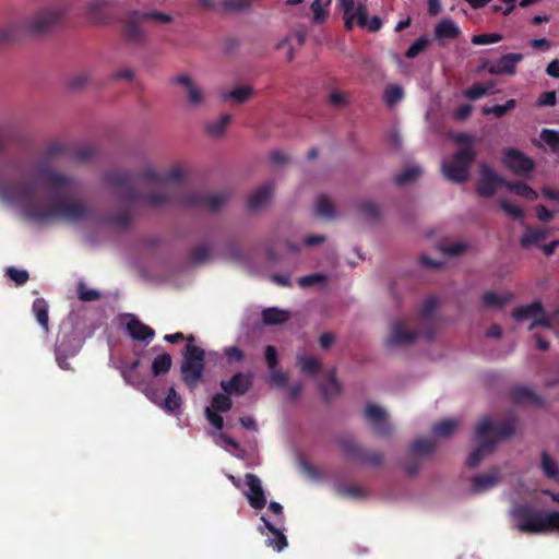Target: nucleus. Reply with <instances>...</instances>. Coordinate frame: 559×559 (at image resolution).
<instances>
[{"instance_id":"obj_1","label":"nucleus","mask_w":559,"mask_h":559,"mask_svg":"<svg viewBox=\"0 0 559 559\" xmlns=\"http://www.w3.org/2000/svg\"><path fill=\"white\" fill-rule=\"evenodd\" d=\"M182 178L183 171L178 166L163 174L148 167L140 175L114 170L109 171L106 176L108 182L123 190L124 197L128 200H143L146 205L152 207L180 204L216 212L223 207L229 199L227 191L206 193L188 190L181 182Z\"/></svg>"},{"instance_id":"obj_2","label":"nucleus","mask_w":559,"mask_h":559,"mask_svg":"<svg viewBox=\"0 0 559 559\" xmlns=\"http://www.w3.org/2000/svg\"><path fill=\"white\" fill-rule=\"evenodd\" d=\"M34 195L31 183L0 181V198L19 205L29 221L40 224L58 221L75 224L92 217L91 207L81 201L58 199L48 205H41L34 202Z\"/></svg>"},{"instance_id":"obj_3","label":"nucleus","mask_w":559,"mask_h":559,"mask_svg":"<svg viewBox=\"0 0 559 559\" xmlns=\"http://www.w3.org/2000/svg\"><path fill=\"white\" fill-rule=\"evenodd\" d=\"M516 528L527 534H545L559 532V512H543L535 510L528 503L516 504L512 509Z\"/></svg>"},{"instance_id":"obj_4","label":"nucleus","mask_w":559,"mask_h":559,"mask_svg":"<svg viewBox=\"0 0 559 559\" xmlns=\"http://www.w3.org/2000/svg\"><path fill=\"white\" fill-rule=\"evenodd\" d=\"M67 146L59 142L50 143L45 152V160L35 166L36 178L44 182L57 195L70 192L75 185V179L71 176L53 170L48 162L59 155L66 154Z\"/></svg>"},{"instance_id":"obj_5","label":"nucleus","mask_w":559,"mask_h":559,"mask_svg":"<svg viewBox=\"0 0 559 559\" xmlns=\"http://www.w3.org/2000/svg\"><path fill=\"white\" fill-rule=\"evenodd\" d=\"M182 356L181 379L190 390H194L204 373L205 352L201 347L189 343L185 346Z\"/></svg>"},{"instance_id":"obj_6","label":"nucleus","mask_w":559,"mask_h":559,"mask_svg":"<svg viewBox=\"0 0 559 559\" xmlns=\"http://www.w3.org/2000/svg\"><path fill=\"white\" fill-rule=\"evenodd\" d=\"M477 153L471 146H463L457 150L451 162L442 163L444 177L454 183H463L469 178V169L476 159Z\"/></svg>"},{"instance_id":"obj_7","label":"nucleus","mask_w":559,"mask_h":559,"mask_svg":"<svg viewBox=\"0 0 559 559\" xmlns=\"http://www.w3.org/2000/svg\"><path fill=\"white\" fill-rule=\"evenodd\" d=\"M68 9L56 4L36 12L27 22V28L33 34H44L61 25L66 20Z\"/></svg>"},{"instance_id":"obj_8","label":"nucleus","mask_w":559,"mask_h":559,"mask_svg":"<svg viewBox=\"0 0 559 559\" xmlns=\"http://www.w3.org/2000/svg\"><path fill=\"white\" fill-rule=\"evenodd\" d=\"M338 445L344 456L348 460L370 466H380L383 463V454L379 451L369 452L365 450L350 437H342Z\"/></svg>"},{"instance_id":"obj_9","label":"nucleus","mask_w":559,"mask_h":559,"mask_svg":"<svg viewBox=\"0 0 559 559\" xmlns=\"http://www.w3.org/2000/svg\"><path fill=\"white\" fill-rule=\"evenodd\" d=\"M502 162L512 173L525 178H528L536 167L533 158L514 147L504 152Z\"/></svg>"},{"instance_id":"obj_10","label":"nucleus","mask_w":559,"mask_h":559,"mask_svg":"<svg viewBox=\"0 0 559 559\" xmlns=\"http://www.w3.org/2000/svg\"><path fill=\"white\" fill-rule=\"evenodd\" d=\"M518 419L514 415L509 416L501 425L496 426L490 418H484L475 431L476 440H480L489 433L496 435L499 439L511 437L515 432Z\"/></svg>"},{"instance_id":"obj_11","label":"nucleus","mask_w":559,"mask_h":559,"mask_svg":"<svg viewBox=\"0 0 559 559\" xmlns=\"http://www.w3.org/2000/svg\"><path fill=\"white\" fill-rule=\"evenodd\" d=\"M480 177L476 185V191L481 198H491L499 186H504L506 180L496 174L487 164L479 165Z\"/></svg>"},{"instance_id":"obj_12","label":"nucleus","mask_w":559,"mask_h":559,"mask_svg":"<svg viewBox=\"0 0 559 559\" xmlns=\"http://www.w3.org/2000/svg\"><path fill=\"white\" fill-rule=\"evenodd\" d=\"M438 308V299L435 296H430L424 300L418 312V320L420 325L425 326L421 335L431 340L435 335L436 319L435 312Z\"/></svg>"},{"instance_id":"obj_13","label":"nucleus","mask_w":559,"mask_h":559,"mask_svg":"<svg viewBox=\"0 0 559 559\" xmlns=\"http://www.w3.org/2000/svg\"><path fill=\"white\" fill-rule=\"evenodd\" d=\"M365 417L377 435L382 437L391 435L392 427L383 408L374 404H368L366 406Z\"/></svg>"},{"instance_id":"obj_14","label":"nucleus","mask_w":559,"mask_h":559,"mask_svg":"<svg viewBox=\"0 0 559 559\" xmlns=\"http://www.w3.org/2000/svg\"><path fill=\"white\" fill-rule=\"evenodd\" d=\"M109 173H107L105 176H104V180L111 187L114 188L120 195L121 198L123 199V201H126L127 203V207H123L121 209L120 211H118L117 213L115 214H109V215H106L104 217V221L115 227H117L118 229H121V230H126L130 227L131 225V222H132V214L130 212V206L136 202L138 200H134V201H130L128 200L126 197H124V192L123 190L119 189V188H116L114 187L110 182H108L106 180V176L108 175Z\"/></svg>"},{"instance_id":"obj_15","label":"nucleus","mask_w":559,"mask_h":559,"mask_svg":"<svg viewBox=\"0 0 559 559\" xmlns=\"http://www.w3.org/2000/svg\"><path fill=\"white\" fill-rule=\"evenodd\" d=\"M245 479L249 489L246 492L249 504L255 510L263 509L266 506V498L260 478L254 474L248 473Z\"/></svg>"},{"instance_id":"obj_16","label":"nucleus","mask_w":559,"mask_h":559,"mask_svg":"<svg viewBox=\"0 0 559 559\" xmlns=\"http://www.w3.org/2000/svg\"><path fill=\"white\" fill-rule=\"evenodd\" d=\"M219 385L227 394L245 395L252 385V379L250 374L236 372L229 380H222Z\"/></svg>"},{"instance_id":"obj_17","label":"nucleus","mask_w":559,"mask_h":559,"mask_svg":"<svg viewBox=\"0 0 559 559\" xmlns=\"http://www.w3.org/2000/svg\"><path fill=\"white\" fill-rule=\"evenodd\" d=\"M523 60L522 53L511 52L501 56L493 64L488 68L490 74H509L515 73L516 64Z\"/></svg>"},{"instance_id":"obj_18","label":"nucleus","mask_w":559,"mask_h":559,"mask_svg":"<svg viewBox=\"0 0 559 559\" xmlns=\"http://www.w3.org/2000/svg\"><path fill=\"white\" fill-rule=\"evenodd\" d=\"M418 337V333L406 329L405 322L396 320L391 328V334L388 340L389 346H399L413 343Z\"/></svg>"},{"instance_id":"obj_19","label":"nucleus","mask_w":559,"mask_h":559,"mask_svg":"<svg viewBox=\"0 0 559 559\" xmlns=\"http://www.w3.org/2000/svg\"><path fill=\"white\" fill-rule=\"evenodd\" d=\"M144 20L140 11H131L124 23V36L129 41L142 43L145 39V31L140 26V21Z\"/></svg>"},{"instance_id":"obj_20","label":"nucleus","mask_w":559,"mask_h":559,"mask_svg":"<svg viewBox=\"0 0 559 559\" xmlns=\"http://www.w3.org/2000/svg\"><path fill=\"white\" fill-rule=\"evenodd\" d=\"M477 441L479 442V445L468 455L466 460V465L469 468L477 467L486 455L495 451L497 445V441L492 438L484 437Z\"/></svg>"},{"instance_id":"obj_21","label":"nucleus","mask_w":559,"mask_h":559,"mask_svg":"<svg viewBox=\"0 0 559 559\" xmlns=\"http://www.w3.org/2000/svg\"><path fill=\"white\" fill-rule=\"evenodd\" d=\"M274 191V183L266 182L261 186L254 193H252L248 199V209L250 211H259L265 205H267L272 199Z\"/></svg>"},{"instance_id":"obj_22","label":"nucleus","mask_w":559,"mask_h":559,"mask_svg":"<svg viewBox=\"0 0 559 559\" xmlns=\"http://www.w3.org/2000/svg\"><path fill=\"white\" fill-rule=\"evenodd\" d=\"M128 317L127 331L133 340L147 341L155 336V331L139 320L138 317L134 314H128Z\"/></svg>"},{"instance_id":"obj_23","label":"nucleus","mask_w":559,"mask_h":559,"mask_svg":"<svg viewBox=\"0 0 559 559\" xmlns=\"http://www.w3.org/2000/svg\"><path fill=\"white\" fill-rule=\"evenodd\" d=\"M510 400L516 405H542L543 399L525 385H515L509 392Z\"/></svg>"},{"instance_id":"obj_24","label":"nucleus","mask_w":559,"mask_h":559,"mask_svg":"<svg viewBox=\"0 0 559 559\" xmlns=\"http://www.w3.org/2000/svg\"><path fill=\"white\" fill-rule=\"evenodd\" d=\"M174 82L185 87L188 102L191 106L197 107L202 104L204 98L203 93L189 75H179L174 80Z\"/></svg>"},{"instance_id":"obj_25","label":"nucleus","mask_w":559,"mask_h":559,"mask_svg":"<svg viewBox=\"0 0 559 559\" xmlns=\"http://www.w3.org/2000/svg\"><path fill=\"white\" fill-rule=\"evenodd\" d=\"M499 483V472L495 467L485 474L476 475L472 478V490L480 493L497 486Z\"/></svg>"},{"instance_id":"obj_26","label":"nucleus","mask_w":559,"mask_h":559,"mask_svg":"<svg viewBox=\"0 0 559 559\" xmlns=\"http://www.w3.org/2000/svg\"><path fill=\"white\" fill-rule=\"evenodd\" d=\"M261 521L264 523L265 528L271 533V536L265 540L266 545L276 551H282L287 547L288 543L285 534L275 527L264 515L261 516Z\"/></svg>"},{"instance_id":"obj_27","label":"nucleus","mask_w":559,"mask_h":559,"mask_svg":"<svg viewBox=\"0 0 559 559\" xmlns=\"http://www.w3.org/2000/svg\"><path fill=\"white\" fill-rule=\"evenodd\" d=\"M320 391L326 403H330L332 399L341 394L342 385L336 379L335 370H331L325 381L320 383Z\"/></svg>"},{"instance_id":"obj_28","label":"nucleus","mask_w":559,"mask_h":559,"mask_svg":"<svg viewBox=\"0 0 559 559\" xmlns=\"http://www.w3.org/2000/svg\"><path fill=\"white\" fill-rule=\"evenodd\" d=\"M106 1L93 0L86 5V15L91 23L100 25L108 22V15L105 12Z\"/></svg>"},{"instance_id":"obj_29","label":"nucleus","mask_w":559,"mask_h":559,"mask_svg":"<svg viewBox=\"0 0 559 559\" xmlns=\"http://www.w3.org/2000/svg\"><path fill=\"white\" fill-rule=\"evenodd\" d=\"M357 24L361 28H367L369 32H378L382 27V20L379 16L368 19L367 8L365 4L359 3L356 7Z\"/></svg>"},{"instance_id":"obj_30","label":"nucleus","mask_w":559,"mask_h":559,"mask_svg":"<svg viewBox=\"0 0 559 559\" xmlns=\"http://www.w3.org/2000/svg\"><path fill=\"white\" fill-rule=\"evenodd\" d=\"M460 27L451 19H442L435 27L437 39H455L460 36Z\"/></svg>"},{"instance_id":"obj_31","label":"nucleus","mask_w":559,"mask_h":559,"mask_svg":"<svg viewBox=\"0 0 559 559\" xmlns=\"http://www.w3.org/2000/svg\"><path fill=\"white\" fill-rule=\"evenodd\" d=\"M542 312V302L540 301H534L526 306H521L515 308L511 316L515 321L522 322L530 318H532V321L535 320L537 313Z\"/></svg>"},{"instance_id":"obj_32","label":"nucleus","mask_w":559,"mask_h":559,"mask_svg":"<svg viewBox=\"0 0 559 559\" xmlns=\"http://www.w3.org/2000/svg\"><path fill=\"white\" fill-rule=\"evenodd\" d=\"M32 311L35 314L37 322L43 330L47 333L49 331V317L48 304L44 298H36L32 305Z\"/></svg>"},{"instance_id":"obj_33","label":"nucleus","mask_w":559,"mask_h":559,"mask_svg":"<svg viewBox=\"0 0 559 559\" xmlns=\"http://www.w3.org/2000/svg\"><path fill=\"white\" fill-rule=\"evenodd\" d=\"M513 297L514 295L512 293L498 295L493 292H486L481 296V304L486 308H501L506 304L510 302L513 299Z\"/></svg>"},{"instance_id":"obj_34","label":"nucleus","mask_w":559,"mask_h":559,"mask_svg":"<svg viewBox=\"0 0 559 559\" xmlns=\"http://www.w3.org/2000/svg\"><path fill=\"white\" fill-rule=\"evenodd\" d=\"M504 187L514 194L525 198L530 201H535L538 198L537 192L527 183L522 181L513 182L506 180Z\"/></svg>"},{"instance_id":"obj_35","label":"nucleus","mask_w":559,"mask_h":559,"mask_svg":"<svg viewBox=\"0 0 559 559\" xmlns=\"http://www.w3.org/2000/svg\"><path fill=\"white\" fill-rule=\"evenodd\" d=\"M540 468L548 479L559 483V466L547 451L540 453Z\"/></svg>"},{"instance_id":"obj_36","label":"nucleus","mask_w":559,"mask_h":559,"mask_svg":"<svg viewBox=\"0 0 559 559\" xmlns=\"http://www.w3.org/2000/svg\"><path fill=\"white\" fill-rule=\"evenodd\" d=\"M288 319L289 313L276 307L267 308L262 311V321L266 325L282 324Z\"/></svg>"},{"instance_id":"obj_37","label":"nucleus","mask_w":559,"mask_h":559,"mask_svg":"<svg viewBox=\"0 0 559 559\" xmlns=\"http://www.w3.org/2000/svg\"><path fill=\"white\" fill-rule=\"evenodd\" d=\"M254 91L251 86H237L230 92L224 93L222 98L224 102L234 100L237 104L246 103L252 95Z\"/></svg>"},{"instance_id":"obj_38","label":"nucleus","mask_w":559,"mask_h":559,"mask_svg":"<svg viewBox=\"0 0 559 559\" xmlns=\"http://www.w3.org/2000/svg\"><path fill=\"white\" fill-rule=\"evenodd\" d=\"M493 82H489L486 85L481 83H474L471 87L463 91V95L468 99L476 100L484 96L491 95L493 93Z\"/></svg>"},{"instance_id":"obj_39","label":"nucleus","mask_w":559,"mask_h":559,"mask_svg":"<svg viewBox=\"0 0 559 559\" xmlns=\"http://www.w3.org/2000/svg\"><path fill=\"white\" fill-rule=\"evenodd\" d=\"M297 364L300 367V371L307 376H316L321 370V362L311 356L298 355Z\"/></svg>"},{"instance_id":"obj_40","label":"nucleus","mask_w":559,"mask_h":559,"mask_svg":"<svg viewBox=\"0 0 559 559\" xmlns=\"http://www.w3.org/2000/svg\"><path fill=\"white\" fill-rule=\"evenodd\" d=\"M173 366L171 356L163 353L156 356L152 361V373L154 377L166 374Z\"/></svg>"},{"instance_id":"obj_41","label":"nucleus","mask_w":559,"mask_h":559,"mask_svg":"<svg viewBox=\"0 0 559 559\" xmlns=\"http://www.w3.org/2000/svg\"><path fill=\"white\" fill-rule=\"evenodd\" d=\"M182 405V399L177 393L175 388L168 389V394L166 397H163L160 407L168 414H174L176 411H178Z\"/></svg>"},{"instance_id":"obj_42","label":"nucleus","mask_w":559,"mask_h":559,"mask_svg":"<svg viewBox=\"0 0 559 559\" xmlns=\"http://www.w3.org/2000/svg\"><path fill=\"white\" fill-rule=\"evenodd\" d=\"M547 238V231L544 229H532L527 227L526 233L521 237L520 243L523 248H528L533 245H539Z\"/></svg>"},{"instance_id":"obj_43","label":"nucleus","mask_w":559,"mask_h":559,"mask_svg":"<svg viewBox=\"0 0 559 559\" xmlns=\"http://www.w3.org/2000/svg\"><path fill=\"white\" fill-rule=\"evenodd\" d=\"M316 213L318 216L323 218H334L336 216V212L334 205L328 195L321 194L316 203Z\"/></svg>"},{"instance_id":"obj_44","label":"nucleus","mask_w":559,"mask_h":559,"mask_svg":"<svg viewBox=\"0 0 559 559\" xmlns=\"http://www.w3.org/2000/svg\"><path fill=\"white\" fill-rule=\"evenodd\" d=\"M118 369L126 383L138 390H142L146 385L143 376L138 370L123 367H118Z\"/></svg>"},{"instance_id":"obj_45","label":"nucleus","mask_w":559,"mask_h":559,"mask_svg":"<svg viewBox=\"0 0 559 559\" xmlns=\"http://www.w3.org/2000/svg\"><path fill=\"white\" fill-rule=\"evenodd\" d=\"M435 442L428 438H419L415 440L411 445V454L413 456L428 455L435 450Z\"/></svg>"},{"instance_id":"obj_46","label":"nucleus","mask_w":559,"mask_h":559,"mask_svg":"<svg viewBox=\"0 0 559 559\" xmlns=\"http://www.w3.org/2000/svg\"><path fill=\"white\" fill-rule=\"evenodd\" d=\"M459 426V421L455 419H445L433 425L432 433L439 438H447L453 435Z\"/></svg>"},{"instance_id":"obj_47","label":"nucleus","mask_w":559,"mask_h":559,"mask_svg":"<svg viewBox=\"0 0 559 559\" xmlns=\"http://www.w3.org/2000/svg\"><path fill=\"white\" fill-rule=\"evenodd\" d=\"M231 121V116L228 114L223 115L218 120L210 122L206 127L207 133L212 136L218 138L222 136L227 126Z\"/></svg>"},{"instance_id":"obj_48","label":"nucleus","mask_w":559,"mask_h":559,"mask_svg":"<svg viewBox=\"0 0 559 559\" xmlns=\"http://www.w3.org/2000/svg\"><path fill=\"white\" fill-rule=\"evenodd\" d=\"M421 175V169L418 166H411L395 176L394 181L399 186H403L415 181Z\"/></svg>"},{"instance_id":"obj_49","label":"nucleus","mask_w":559,"mask_h":559,"mask_svg":"<svg viewBox=\"0 0 559 559\" xmlns=\"http://www.w3.org/2000/svg\"><path fill=\"white\" fill-rule=\"evenodd\" d=\"M404 97L403 88L396 84H390L384 90V102L388 106H393L396 103L401 102Z\"/></svg>"},{"instance_id":"obj_50","label":"nucleus","mask_w":559,"mask_h":559,"mask_svg":"<svg viewBox=\"0 0 559 559\" xmlns=\"http://www.w3.org/2000/svg\"><path fill=\"white\" fill-rule=\"evenodd\" d=\"M539 138L549 146L552 153L559 154V134L557 130L543 129Z\"/></svg>"},{"instance_id":"obj_51","label":"nucleus","mask_w":559,"mask_h":559,"mask_svg":"<svg viewBox=\"0 0 559 559\" xmlns=\"http://www.w3.org/2000/svg\"><path fill=\"white\" fill-rule=\"evenodd\" d=\"M357 210L368 219L376 221L380 217L381 211L378 204L364 201L357 204Z\"/></svg>"},{"instance_id":"obj_52","label":"nucleus","mask_w":559,"mask_h":559,"mask_svg":"<svg viewBox=\"0 0 559 559\" xmlns=\"http://www.w3.org/2000/svg\"><path fill=\"white\" fill-rule=\"evenodd\" d=\"M227 393H215L212 397V409L217 412H228L233 407V402Z\"/></svg>"},{"instance_id":"obj_53","label":"nucleus","mask_w":559,"mask_h":559,"mask_svg":"<svg viewBox=\"0 0 559 559\" xmlns=\"http://www.w3.org/2000/svg\"><path fill=\"white\" fill-rule=\"evenodd\" d=\"M76 292L79 299L84 302L95 301L100 298V293L98 290L87 288L83 282L78 284Z\"/></svg>"},{"instance_id":"obj_54","label":"nucleus","mask_w":559,"mask_h":559,"mask_svg":"<svg viewBox=\"0 0 559 559\" xmlns=\"http://www.w3.org/2000/svg\"><path fill=\"white\" fill-rule=\"evenodd\" d=\"M429 45V40L427 37L421 36L416 39L406 50L405 56L408 59H413L417 57L420 52H423Z\"/></svg>"},{"instance_id":"obj_55","label":"nucleus","mask_w":559,"mask_h":559,"mask_svg":"<svg viewBox=\"0 0 559 559\" xmlns=\"http://www.w3.org/2000/svg\"><path fill=\"white\" fill-rule=\"evenodd\" d=\"M90 78L91 75L87 71L79 72L68 81V87L71 91H80L87 84Z\"/></svg>"},{"instance_id":"obj_56","label":"nucleus","mask_w":559,"mask_h":559,"mask_svg":"<svg viewBox=\"0 0 559 559\" xmlns=\"http://www.w3.org/2000/svg\"><path fill=\"white\" fill-rule=\"evenodd\" d=\"M7 276L12 280L17 286L24 285L29 280V274L25 270H17L10 266L5 270Z\"/></svg>"},{"instance_id":"obj_57","label":"nucleus","mask_w":559,"mask_h":559,"mask_svg":"<svg viewBox=\"0 0 559 559\" xmlns=\"http://www.w3.org/2000/svg\"><path fill=\"white\" fill-rule=\"evenodd\" d=\"M209 257L210 249L206 245H199L190 251V260L197 264L204 263Z\"/></svg>"},{"instance_id":"obj_58","label":"nucleus","mask_w":559,"mask_h":559,"mask_svg":"<svg viewBox=\"0 0 559 559\" xmlns=\"http://www.w3.org/2000/svg\"><path fill=\"white\" fill-rule=\"evenodd\" d=\"M499 205L503 212L513 219H522L524 217V211L520 206L512 204L507 200H500Z\"/></svg>"},{"instance_id":"obj_59","label":"nucleus","mask_w":559,"mask_h":559,"mask_svg":"<svg viewBox=\"0 0 559 559\" xmlns=\"http://www.w3.org/2000/svg\"><path fill=\"white\" fill-rule=\"evenodd\" d=\"M96 154V147L93 145H84L76 148L73 153L75 160L80 163L91 160Z\"/></svg>"},{"instance_id":"obj_60","label":"nucleus","mask_w":559,"mask_h":559,"mask_svg":"<svg viewBox=\"0 0 559 559\" xmlns=\"http://www.w3.org/2000/svg\"><path fill=\"white\" fill-rule=\"evenodd\" d=\"M502 39V36L498 33L478 34L472 37L474 45H489L498 43Z\"/></svg>"},{"instance_id":"obj_61","label":"nucleus","mask_w":559,"mask_h":559,"mask_svg":"<svg viewBox=\"0 0 559 559\" xmlns=\"http://www.w3.org/2000/svg\"><path fill=\"white\" fill-rule=\"evenodd\" d=\"M338 492L342 496H346V497H350V498H355V499H359V498H362L366 496V491L361 487L355 486V485L340 486Z\"/></svg>"},{"instance_id":"obj_62","label":"nucleus","mask_w":559,"mask_h":559,"mask_svg":"<svg viewBox=\"0 0 559 559\" xmlns=\"http://www.w3.org/2000/svg\"><path fill=\"white\" fill-rule=\"evenodd\" d=\"M310 9L313 13V22L317 24L323 23L328 17V12L322 5V0H313Z\"/></svg>"},{"instance_id":"obj_63","label":"nucleus","mask_w":559,"mask_h":559,"mask_svg":"<svg viewBox=\"0 0 559 559\" xmlns=\"http://www.w3.org/2000/svg\"><path fill=\"white\" fill-rule=\"evenodd\" d=\"M141 16L144 20H153L159 23L168 24L173 22V16L167 13L158 12V11H145L141 12Z\"/></svg>"},{"instance_id":"obj_64","label":"nucleus","mask_w":559,"mask_h":559,"mask_svg":"<svg viewBox=\"0 0 559 559\" xmlns=\"http://www.w3.org/2000/svg\"><path fill=\"white\" fill-rule=\"evenodd\" d=\"M326 276L321 273H313L310 275L301 276L298 278V284L301 287H310L319 283L325 282Z\"/></svg>"}]
</instances>
